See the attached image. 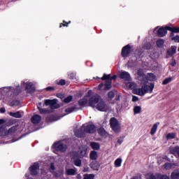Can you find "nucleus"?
<instances>
[{
	"mask_svg": "<svg viewBox=\"0 0 179 179\" xmlns=\"http://www.w3.org/2000/svg\"><path fill=\"white\" fill-rule=\"evenodd\" d=\"M156 45H157L159 48H163L164 45V40H163V39H158V40L156 41Z\"/></svg>",
	"mask_w": 179,
	"mask_h": 179,
	"instance_id": "a878e982",
	"label": "nucleus"
},
{
	"mask_svg": "<svg viewBox=\"0 0 179 179\" xmlns=\"http://www.w3.org/2000/svg\"><path fill=\"white\" fill-rule=\"evenodd\" d=\"M59 85H61V86H64V85H65V80H60L59 82Z\"/></svg>",
	"mask_w": 179,
	"mask_h": 179,
	"instance_id": "09e8293b",
	"label": "nucleus"
},
{
	"mask_svg": "<svg viewBox=\"0 0 179 179\" xmlns=\"http://www.w3.org/2000/svg\"><path fill=\"white\" fill-rule=\"evenodd\" d=\"M41 114H47V113H50V110H47L45 109L38 108Z\"/></svg>",
	"mask_w": 179,
	"mask_h": 179,
	"instance_id": "4c0bfd02",
	"label": "nucleus"
},
{
	"mask_svg": "<svg viewBox=\"0 0 179 179\" xmlns=\"http://www.w3.org/2000/svg\"><path fill=\"white\" fill-rule=\"evenodd\" d=\"M158 178L159 179H170V177L167 175H159Z\"/></svg>",
	"mask_w": 179,
	"mask_h": 179,
	"instance_id": "58836bf2",
	"label": "nucleus"
},
{
	"mask_svg": "<svg viewBox=\"0 0 179 179\" xmlns=\"http://www.w3.org/2000/svg\"><path fill=\"white\" fill-rule=\"evenodd\" d=\"M46 90L48 92H50L51 90H54V88L52 87H46Z\"/></svg>",
	"mask_w": 179,
	"mask_h": 179,
	"instance_id": "8fccbe9b",
	"label": "nucleus"
},
{
	"mask_svg": "<svg viewBox=\"0 0 179 179\" xmlns=\"http://www.w3.org/2000/svg\"><path fill=\"white\" fill-rule=\"evenodd\" d=\"M177 136V134L176 133H169L166 134V138L167 140L169 139H174Z\"/></svg>",
	"mask_w": 179,
	"mask_h": 179,
	"instance_id": "c756f323",
	"label": "nucleus"
},
{
	"mask_svg": "<svg viewBox=\"0 0 179 179\" xmlns=\"http://www.w3.org/2000/svg\"><path fill=\"white\" fill-rule=\"evenodd\" d=\"M90 146L94 150H99L100 149V144L96 142H91Z\"/></svg>",
	"mask_w": 179,
	"mask_h": 179,
	"instance_id": "412c9836",
	"label": "nucleus"
},
{
	"mask_svg": "<svg viewBox=\"0 0 179 179\" xmlns=\"http://www.w3.org/2000/svg\"><path fill=\"white\" fill-rule=\"evenodd\" d=\"M172 41H175V43H179V36H176L171 38Z\"/></svg>",
	"mask_w": 179,
	"mask_h": 179,
	"instance_id": "ea45409f",
	"label": "nucleus"
},
{
	"mask_svg": "<svg viewBox=\"0 0 179 179\" xmlns=\"http://www.w3.org/2000/svg\"><path fill=\"white\" fill-rule=\"evenodd\" d=\"M157 162H158V164H162V162H166V159H164V157H160L158 158Z\"/></svg>",
	"mask_w": 179,
	"mask_h": 179,
	"instance_id": "a19ab883",
	"label": "nucleus"
},
{
	"mask_svg": "<svg viewBox=\"0 0 179 179\" xmlns=\"http://www.w3.org/2000/svg\"><path fill=\"white\" fill-rule=\"evenodd\" d=\"M166 30L171 31V36H174V33H179V27H166Z\"/></svg>",
	"mask_w": 179,
	"mask_h": 179,
	"instance_id": "6ab92c4d",
	"label": "nucleus"
},
{
	"mask_svg": "<svg viewBox=\"0 0 179 179\" xmlns=\"http://www.w3.org/2000/svg\"><path fill=\"white\" fill-rule=\"evenodd\" d=\"M98 134L101 135V136H104L106 135V130L103 128H100L98 129Z\"/></svg>",
	"mask_w": 179,
	"mask_h": 179,
	"instance_id": "473e14b6",
	"label": "nucleus"
},
{
	"mask_svg": "<svg viewBox=\"0 0 179 179\" xmlns=\"http://www.w3.org/2000/svg\"><path fill=\"white\" fill-rule=\"evenodd\" d=\"M30 173L31 176H37L40 171V166L38 163H34L30 168Z\"/></svg>",
	"mask_w": 179,
	"mask_h": 179,
	"instance_id": "9b49d317",
	"label": "nucleus"
},
{
	"mask_svg": "<svg viewBox=\"0 0 179 179\" xmlns=\"http://www.w3.org/2000/svg\"><path fill=\"white\" fill-rule=\"evenodd\" d=\"M21 87H24L28 93H33V92L35 90L34 86H33V83L29 81L22 83Z\"/></svg>",
	"mask_w": 179,
	"mask_h": 179,
	"instance_id": "1a4fd4ad",
	"label": "nucleus"
},
{
	"mask_svg": "<svg viewBox=\"0 0 179 179\" xmlns=\"http://www.w3.org/2000/svg\"><path fill=\"white\" fill-rule=\"evenodd\" d=\"M77 171H78V169H76V168L66 169V174L67 176H75V175H76Z\"/></svg>",
	"mask_w": 179,
	"mask_h": 179,
	"instance_id": "dca6fc26",
	"label": "nucleus"
},
{
	"mask_svg": "<svg viewBox=\"0 0 179 179\" xmlns=\"http://www.w3.org/2000/svg\"><path fill=\"white\" fill-rule=\"evenodd\" d=\"M154 87L155 85L153 84H151L150 85H144L142 86L141 88L134 89L133 90V93H134V94H137L138 96H145V94H146V93H148V92H150V93H152V92H153Z\"/></svg>",
	"mask_w": 179,
	"mask_h": 179,
	"instance_id": "20e7f679",
	"label": "nucleus"
},
{
	"mask_svg": "<svg viewBox=\"0 0 179 179\" xmlns=\"http://www.w3.org/2000/svg\"><path fill=\"white\" fill-rule=\"evenodd\" d=\"M156 30H157V28H155V31H156Z\"/></svg>",
	"mask_w": 179,
	"mask_h": 179,
	"instance_id": "052dcab7",
	"label": "nucleus"
},
{
	"mask_svg": "<svg viewBox=\"0 0 179 179\" xmlns=\"http://www.w3.org/2000/svg\"><path fill=\"white\" fill-rule=\"evenodd\" d=\"M16 131V127H11L10 129H8V134H13V132Z\"/></svg>",
	"mask_w": 179,
	"mask_h": 179,
	"instance_id": "37998d69",
	"label": "nucleus"
},
{
	"mask_svg": "<svg viewBox=\"0 0 179 179\" xmlns=\"http://www.w3.org/2000/svg\"><path fill=\"white\" fill-rule=\"evenodd\" d=\"M171 179H179V170L176 169L171 173Z\"/></svg>",
	"mask_w": 179,
	"mask_h": 179,
	"instance_id": "aec40b11",
	"label": "nucleus"
},
{
	"mask_svg": "<svg viewBox=\"0 0 179 179\" xmlns=\"http://www.w3.org/2000/svg\"><path fill=\"white\" fill-rule=\"evenodd\" d=\"M92 93H93V91L89 90L88 92H87V96H92Z\"/></svg>",
	"mask_w": 179,
	"mask_h": 179,
	"instance_id": "864d4df0",
	"label": "nucleus"
},
{
	"mask_svg": "<svg viewBox=\"0 0 179 179\" xmlns=\"http://www.w3.org/2000/svg\"><path fill=\"white\" fill-rule=\"evenodd\" d=\"M76 178H77L78 179H82V176H80V174H78L77 176H76Z\"/></svg>",
	"mask_w": 179,
	"mask_h": 179,
	"instance_id": "4d7b16f0",
	"label": "nucleus"
},
{
	"mask_svg": "<svg viewBox=\"0 0 179 179\" xmlns=\"http://www.w3.org/2000/svg\"><path fill=\"white\" fill-rule=\"evenodd\" d=\"M82 131L87 134H93L96 131V126L94 124H84L80 130L75 131L77 138H82Z\"/></svg>",
	"mask_w": 179,
	"mask_h": 179,
	"instance_id": "7ed1b4c3",
	"label": "nucleus"
},
{
	"mask_svg": "<svg viewBox=\"0 0 179 179\" xmlns=\"http://www.w3.org/2000/svg\"><path fill=\"white\" fill-rule=\"evenodd\" d=\"M152 45L150 43H148L146 45L144 46L145 50H150Z\"/></svg>",
	"mask_w": 179,
	"mask_h": 179,
	"instance_id": "a18cd8bd",
	"label": "nucleus"
},
{
	"mask_svg": "<svg viewBox=\"0 0 179 179\" xmlns=\"http://www.w3.org/2000/svg\"><path fill=\"white\" fill-rule=\"evenodd\" d=\"M76 108H69L65 110L66 113H67V114H71V113H73V111H75Z\"/></svg>",
	"mask_w": 179,
	"mask_h": 179,
	"instance_id": "e433bc0d",
	"label": "nucleus"
},
{
	"mask_svg": "<svg viewBox=\"0 0 179 179\" xmlns=\"http://www.w3.org/2000/svg\"><path fill=\"white\" fill-rule=\"evenodd\" d=\"M139 100V98H138V96H133V98H132V101H138Z\"/></svg>",
	"mask_w": 179,
	"mask_h": 179,
	"instance_id": "de8ad7c7",
	"label": "nucleus"
},
{
	"mask_svg": "<svg viewBox=\"0 0 179 179\" xmlns=\"http://www.w3.org/2000/svg\"><path fill=\"white\" fill-rule=\"evenodd\" d=\"M171 80H172L171 77H169V78H166V79L163 81L162 84H164V85H168V83H170V82H171Z\"/></svg>",
	"mask_w": 179,
	"mask_h": 179,
	"instance_id": "c9c22d12",
	"label": "nucleus"
},
{
	"mask_svg": "<svg viewBox=\"0 0 179 179\" xmlns=\"http://www.w3.org/2000/svg\"><path fill=\"white\" fill-rule=\"evenodd\" d=\"M156 131H157V124H153V126L151 129L150 134L155 135V134H156Z\"/></svg>",
	"mask_w": 179,
	"mask_h": 179,
	"instance_id": "7c9ffc66",
	"label": "nucleus"
},
{
	"mask_svg": "<svg viewBox=\"0 0 179 179\" xmlns=\"http://www.w3.org/2000/svg\"><path fill=\"white\" fill-rule=\"evenodd\" d=\"M118 76H119V78H120V79H123L124 80H126L127 82L131 80V75L129 74V73L127 71H119Z\"/></svg>",
	"mask_w": 179,
	"mask_h": 179,
	"instance_id": "f8f14e48",
	"label": "nucleus"
},
{
	"mask_svg": "<svg viewBox=\"0 0 179 179\" xmlns=\"http://www.w3.org/2000/svg\"><path fill=\"white\" fill-rule=\"evenodd\" d=\"M142 111V107L139 106H136L134 108V114H140V113Z\"/></svg>",
	"mask_w": 179,
	"mask_h": 179,
	"instance_id": "c85d7f7f",
	"label": "nucleus"
},
{
	"mask_svg": "<svg viewBox=\"0 0 179 179\" xmlns=\"http://www.w3.org/2000/svg\"><path fill=\"white\" fill-rule=\"evenodd\" d=\"M110 126L113 132H120L121 131V125L117 119L112 117L110 120Z\"/></svg>",
	"mask_w": 179,
	"mask_h": 179,
	"instance_id": "0eeeda50",
	"label": "nucleus"
},
{
	"mask_svg": "<svg viewBox=\"0 0 179 179\" xmlns=\"http://www.w3.org/2000/svg\"><path fill=\"white\" fill-rule=\"evenodd\" d=\"M178 51H179V47H178Z\"/></svg>",
	"mask_w": 179,
	"mask_h": 179,
	"instance_id": "e2e57ef3",
	"label": "nucleus"
},
{
	"mask_svg": "<svg viewBox=\"0 0 179 179\" xmlns=\"http://www.w3.org/2000/svg\"><path fill=\"white\" fill-rule=\"evenodd\" d=\"M52 148L55 150V153H57L55 150H59V152H66V145L62 144L61 142L54 143Z\"/></svg>",
	"mask_w": 179,
	"mask_h": 179,
	"instance_id": "6e6552de",
	"label": "nucleus"
},
{
	"mask_svg": "<svg viewBox=\"0 0 179 179\" xmlns=\"http://www.w3.org/2000/svg\"><path fill=\"white\" fill-rule=\"evenodd\" d=\"M45 105L50 106V108H52V110L59 108V105L57 102V99H46L45 100Z\"/></svg>",
	"mask_w": 179,
	"mask_h": 179,
	"instance_id": "9d476101",
	"label": "nucleus"
},
{
	"mask_svg": "<svg viewBox=\"0 0 179 179\" xmlns=\"http://www.w3.org/2000/svg\"><path fill=\"white\" fill-rule=\"evenodd\" d=\"M55 167L54 166V164H50V170L52 171L55 170Z\"/></svg>",
	"mask_w": 179,
	"mask_h": 179,
	"instance_id": "603ef678",
	"label": "nucleus"
},
{
	"mask_svg": "<svg viewBox=\"0 0 179 179\" xmlns=\"http://www.w3.org/2000/svg\"><path fill=\"white\" fill-rule=\"evenodd\" d=\"M83 171H84L85 173L89 171V168H88V167H87V168H85L84 170H83Z\"/></svg>",
	"mask_w": 179,
	"mask_h": 179,
	"instance_id": "13d9d810",
	"label": "nucleus"
},
{
	"mask_svg": "<svg viewBox=\"0 0 179 179\" xmlns=\"http://www.w3.org/2000/svg\"><path fill=\"white\" fill-rule=\"evenodd\" d=\"M41 173H42V174H44V173H43V172H41Z\"/></svg>",
	"mask_w": 179,
	"mask_h": 179,
	"instance_id": "680f3d73",
	"label": "nucleus"
},
{
	"mask_svg": "<svg viewBox=\"0 0 179 179\" xmlns=\"http://www.w3.org/2000/svg\"><path fill=\"white\" fill-rule=\"evenodd\" d=\"M17 90H19V87H17L16 90L9 87V92H14V93H17Z\"/></svg>",
	"mask_w": 179,
	"mask_h": 179,
	"instance_id": "c03bdc74",
	"label": "nucleus"
},
{
	"mask_svg": "<svg viewBox=\"0 0 179 179\" xmlns=\"http://www.w3.org/2000/svg\"><path fill=\"white\" fill-rule=\"evenodd\" d=\"M87 103H89V100L87 99V96H85L78 101V104L81 106H86Z\"/></svg>",
	"mask_w": 179,
	"mask_h": 179,
	"instance_id": "5701e85b",
	"label": "nucleus"
},
{
	"mask_svg": "<svg viewBox=\"0 0 179 179\" xmlns=\"http://www.w3.org/2000/svg\"><path fill=\"white\" fill-rule=\"evenodd\" d=\"M72 99H73V96H69L64 99V103H71V101H72Z\"/></svg>",
	"mask_w": 179,
	"mask_h": 179,
	"instance_id": "72a5a7b5",
	"label": "nucleus"
},
{
	"mask_svg": "<svg viewBox=\"0 0 179 179\" xmlns=\"http://www.w3.org/2000/svg\"><path fill=\"white\" fill-rule=\"evenodd\" d=\"M127 89H135L136 87V84L134 82L128 83L126 84Z\"/></svg>",
	"mask_w": 179,
	"mask_h": 179,
	"instance_id": "bb28decb",
	"label": "nucleus"
},
{
	"mask_svg": "<svg viewBox=\"0 0 179 179\" xmlns=\"http://www.w3.org/2000/svg\"><path fill=\"white\" fill-rule=\"evenodd\" d=\"M10 115L11 117H14L15 118H22V114H20V112H16V113H10Z\"/></svg>",
	"mask_w": 179,
	"mask_h": 179,
	"instance_id": "cd10ccee",
	"label": "nucleus"
},
{
	"mask_svg": "<svg viewBox=\"0 0 179 179\" xmlns=\"http://www.w3.org/2000/svg\"><path fill=\"white\" fill-rule=\"evenodd\" d=\"M172 153L177 157H179V147H175L172 151Z\"/></svg>",
	"mask_w": 179,
	"mask_h": 179,
	"instance_id": "2f4dec72",
	"label": "nucleus"
},
{
	"mask_svg": "<svg viewBox=\"0 0 179 179\" xmlns=\"http://www.w3.org/2000/svg\"><path fill=\"white\" fill-rule=\"evenodd\" d=\"M90 157L91 159V160H97V152L96 151H91L90 154Z\"/></svg>",
	"mask_w": 179,
	"mask_h": 179,
	"instance_id": "b1692460",
	"label": "nucleus"
},
{
	"mask_svg": "<svg viewBox=\"0 0 179 179\" xmlns=\"http://www.w3.org/2000/svg\"><path fill=\"white\" fill-rule=\"evenodd\" d=\"M167 27L165 28L163 27H160L158 30H157V36H159V37H164V36H166V34H167Z\"/></svg>",
	"mask_w": 179,
	"mask_h": 179,
	"instance_id": "4468645a",
	"label": "nucleus"
},
{
	"mask_svg": "<svg viewBox=\"0 0 179 179\" xmlns=\"http://www.w3.org/2000/svg\"><path fill=\"white\" fill-rule=\"evenodd\" d=\"M176 52H177V46L173 45L167 50V54L170 57H173Z\"/></svg>",
	"mask_w": 179,
	"mask_h": 179,
	"instance_id": "2eb2a0df",
	"label": "nucleus"
},
{
	"mask_svg": "<svg viewBox=\"0 0 179 179\" xmlns=\"http://www.w3.org/2000/svg\"><path fill=\"white\" fill-rule=\"evenodd\" d=\"M5 121L3 120H0V125H2Z\"/></svg>",
	"mask_w": 179,
	"mask_h": 179,
	"instance_id": "bf43d9fd",
	"label": "nucleus"
},
{
	"mask_svg": "<svg viewBox=\"0 0 179 179\" xmlns=\"http://www.w3.org/2000/svg\"><path fill=\"white\" fill-rule=\"evenodd\" d=\"M41 121V116L38 115H34L31 117V122L33 124H38Z\"/></svg>",
	"mask_w": 179,
	"mask_h": 179,
	"instance_id": "a211bd4d",
	"label": "nucleus"
},
{
	"mask_svg": "<svg viewBox=\"0 0 179 179\" xmlns=\"http://www.w3.org/2000/svg\"><path fill=\"white\" fill-rule=\"evenodd\" d=\"M174 167H176V164L173 163H165L164 165L165 170H171V169H174Z\"/></svg>",
	"mask_w": 179,
	"mask_h": 179,
	"instance_id": "4be33fe9",
	"label": "nucleus"
},
{
	"mask_svg": "<svg viewBox=\"0 0 179 179\" xmlns=\"http://www.w3.org/2000/svg\"><path fill=\"white\" fill-rule=\"evenodd\" d=\"M87 153L86 152V149L83 151H81V155L78 154V152H75L73 157L71 158V162L74 163L75 166L77 167H80L82 166V161H80V157H83V156H87Z\"/></svg>",
	"mask_w": 179,
	"mask_h": 179,
	"instance_id": "39448f33",
	"label": "nucleus"
},
{
	"mask_svg": "<svg viewBox=\"0 0 179 179\" xmlns=\"http://www.w3.org/2000/svg\"><path fill=\"white\" fill-rule=\"evenodd\" d=\"M88 106L93 108H96L99 111L107 110V106H106V103H104V101H103V99L99 95L90 98L88 101Z\"/></svg>",
	"mask_w": 179,
	"mask_h": 179,
	"instance_id": "f257e3e1",
	"label": "nucleus"
},
{
	"mask_svg": "<svg viewBox=\"0 0 179 179\" xmlns=\"http://www.w3.org/2000/svg\"><path fill=\"white\" fill-rule=\"evenodd\" d=\"M147 179H156V177H155L152 173H148L147 175Z\"/></svg>",
	"mask_w": 179,
	"mask_h": 179,
	"instance_id": "79ce46f5",
	"label": "nucleus"
},
{
	"mask_svg": "<svg viewBox=\"0 0 179 179\" xmlns=\"http://www.w3.org/2000/svg\"><path fill=\"white\" fill-rule=\"evenodd\" d=\"M5 108H0V112H1V113H5Z\"/></svg>",
	"mask_w": 179,
	"mask_h": 179,
	"instance_id": "6e6d98bb",
	"label": "nucleus"
},
{
	"mask_svg": "<svg viewBox=\"0 0 179 179\" xmlns=\"http://www.w3.org/2000/svg\"><path fill=\"white\" fill-rule=\"evenodd\" d=\"M0 132H1V127H0Z\"/></svg>",
	"mask_w": 179,
	"mask_h": 179,
	"instance_id": "0e129e2a",
	"label": "nucleus"
},
{
	"mask_svg": "<svg viewBox=\"0 0 179 179\" xmlns=\"http://www.w3.org/2000/svg\"><path fill=\"white\" fill-rule=\"evenodd\" d=\"M113 79H117V76H113L111 78L110 74L106 75L104 74L103 76L101 78L102 80H106L105 85L103 83L99 84L98 87V90H108V89H111V80Z\"/></svg>",
	"mask_w": 179,
	"mask_h": 179,
	"instance_id": "f03ea898",
	"label": "nucleus"
},
{
	"mask_svg": "<svg viewBox=\"0 0 179 179\" xmlns=\"http://www.w3.org/2000/svg\"><path fill=\"white\" fill-rule=\"evenodd\" d=\"M62 26H68V23L65 22V24H60L59 27H62Z\"/></svg>",
	"mask_w": 179,
	"mask_h": 179,
	"instance_id": "5fc2aeb1",
	"label": "nucleus"
},
{
	"mask_svg": "<svg viewBox=\"0 0 179 179\" xmlns=\"http://www.w3.org/2000/svg\"><path fill=\"white\" fill-rule=\"evenodd\" d=\"M177 63L176 62V60H174V59H173L172 60V62L171 63V66H176V64Z\"/></svg>",
	"mask_w": 179,
	"mask_h": 179,
	"instance_id": "3c124183",
	"label": "nucleus"
},
{
	"mask_svg": "<svg viewBox=\"0 0 179 179\" xmlns=\"http://www.w3.org/2000/svg\"><path fill=\"white\" fill-rule=\"evenodd\" d=\"M121 164H122V159L117 158L115 160V162H114L115 167H121Z\"/></svg>",
	"mask_w": 179,
	"mask_h": 179,
	"instance_id": "393cba45",
	"label": "nucleus"
},
{
	"mask_svg": "<svg viewBox=\"0 0 179 179\" xmlns=\"http://www.w3.org/2000/svg\"><path fill=\"white\" fill-rule=\"evenodd\" d=\"M131 53V46L129 45L124 46L122 50V57H127Z\"/></svg>",
	"mask_w": 179,
	"mask_h": 179,
	"instance_id": "ddd939ff",
	"label": "nucleus"
},
{
	"mask_svg": "<svg viewBox=\"0 0 179 179\" xmlns=\"http://www.w3.org/2000/svg\"><path fill=\"white\" fill-rule=\"evenodd\" d=\"M90 167L93 170H95L96 171H99V169H100V164H99V162L96 161H93L90 164Z\"/></svg>",
	"mask_w": 179,
	"mask_h": 179,
	"instance_id": "f3484780",
	"label": "nucleus"
},
{
	"mask_svg": "<svg viewBox=\"0 0 179 179\" xmlns=\"http://www.w3.org/2000/svg\"><path fill=\"white\" fill-rule=\"evenodd\" d=\"M108 97H109L110 99H113V97H114V92H110L108 93Z\"/></svg>",
	"mask_w": 179,
	"mask_h": 179,
	"instance_id": "49530a36",
	"label": "nucleus"
},
{
	"mask_svg": "<svg viewBox=\"0 0 179 179\" xmlns=\"http://www.w3.org/2000/svg\"><path fill=\"white\" fill-rule=\"evenodd\" d=\"M14 1H17V0H14Z\"/></svg>",
	"mask_w": 179,
	"mask_h": 179,
	"instance_id": "69168bd1",
	"label": "nucleus"
},
{
	"mask_svg": "<svg viewBox=\"0 0 179 179\" xmlns=\"http://www.w3.org/2000/svg\"><path fill=\"white\" fill-rule=\"evenodd\" d=\"M84 179H94V175L85 174V175H84Z\"/></svg>",
	"mask_w": 179,
	"mask_h": 179,
	"instance_id": "f704fd0d",
	"label": "nucleus"
},
{
	"mask_svg": "<svg viewBox=\"0 0 179 179\" xmlns=\"http://www.w3.org/2000/svg\"><path fill=\"white\" fill-rule=\"evenodd\" d=\"M138 79L139 80H142L145 82V80H150V82L153 80H156V76L153 73H148L146 76L143 75V71L140 69L138 71Z\"/></svg>",
	"mask_w": 179,
	"mask_h": 179,
	"instance_id": "423d86ee",
	"label": "nucleus"
}]
</instances>
